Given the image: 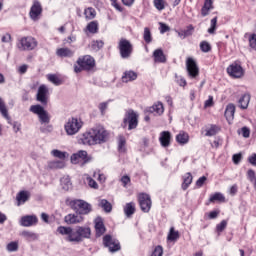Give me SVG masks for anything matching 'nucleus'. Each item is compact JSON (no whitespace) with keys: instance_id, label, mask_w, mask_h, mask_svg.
<instances>
[{"instance_id":"1","label":"nucleus","mask_w":256,"mask_h":256,"mask_svg":"<svg viewBox=\"0 0 256 256\" xmlns=\"http://www.w3.org/2000/svg\"><path fill=\"white\" fill-rule=\"evenodd\" d=\"M29 111L37 115L39 119L41 133H51L53 131V125L51 123V115L45 110V108L39 104L30 106Z\"/></svg>"},{"instance_id":"2","label":"nucleus","mask_w":256,"mask_h":256,"mask_svg":"<svg viewBox=\"0 0 256 256\" xmlns=\"http://www.w3.org/2000/svg\"><path fill=\"white\" fill-rule=\"evenodd\" d=\"M69 206L80 216L89 215V213L93 211V206H91L87 201L81 199H74L70 201Z\"/></svg>"},{"instance_id":"3","label":"nucleus","mask_w":256,"mask_h":256,"mask_svg":"<svg viewBox=\"0 0 256 256\" xmlns=\"http://www.w3.org/2000/svg\"><path fill=\"white\" fill-rule=\"evenodd\" d=\"M57 232L63 235L65 241H68V243H81V237H79L77 228L73 229L71 227L59 226Z\"/></svg>"},{"instance_id":"4","label":"nucleus","mask_w":256,"mask_h":256,"mask_svg":"<svg viewBox=\"0 0 256 256\" xmlns=\"http://www.w3.org/2000/svg\"><path fill=\"white\" fill-rule=\"evenodd\" d=\"M92 135L94 137V141L96 145H102V143H107L109 139V132L105 129V127L98 125L91 128Z\"/></svg>"},{"instance_id":"5","label":"nucleus","mask_w":256,"mask_h":256,"mask_svg":"<svg viewBox=\"0 0 256 256\" xmlns=\"http://www.w3.org/2000/svg\"><path fill=\"white\" fill-rule=\"evenodd\" d=\"M83 127V122L77 118H70L64 125L66 134L69 136L77 135L78 131H81Z\"/></svg>"},{"instance_id":"6","label":"nucleus","mask_w":256,"mask_h":256,"mask_svg":"<svg viewBox=\"0 0 256 256\" xmlns=\"http://www.w3.org/2000/svg\"><path fill=\"white\" fill-rule=\"evenodd\" d=\"M123 123H124V127H127L128 125L129 131L133 129H137V126L139 125V114L133 110H128L127 113L125 114Z\"/></svg>"},{"instance_id":"7","label":"nucleus","mask_w":256,"mask_h":256,"mask_svg":"<svg viewBox=\"0 0 256 256\" xmlns=\"http://www.w3.org/2000/svg\"><path fill=\"white\" fill-rule=\"evenodd\" d=\"M118 49L120 51V57L122 59H129L133 53V44L125 38L120 39L118 44Z\"/></svg>"},{"instance_id":"8","label":"nucleus","mask_w":256,"mask_h":256,"mask_svg":"<svg viewBox=\"0 0 256 256\" xmlns=\"http://www.w3.org/2000/svg\"><path fill=\"white\" fill-rule=\"evenodd\" d=\"M17 47L20 51H33L37 47V40L31 36L23 37L18 41Z\"/></svg>"},{"instance_id":"9","label":"nucleus","mask_w":256,"mask_h":256,"mask_svg":"<svg viewBox=\"0 0 256 256\" xmlns=\"http://www.w3.org/2000/svg\"><path fill=\"white\" fill-rule=\"evenodd\" d=\"M90 161L91 158L85 150H79L71 156V163H73V165H81L83 167V165H87Z\"/></svg>"},{"instance_id":"10","label":"nucleus","mask_w":256,"mask_h":256,"mask_svg":"<svg viewBox=\"0 0 256 256\" xmlns=\"http://www.w3.org/2000/svg\"><path fill=\"white\" fill-rule=\"evenodd\" d=\"M103 245L109 249L110 253H117V251H121V244L119 243V240L113 238L109 234L103 237Z\"/></svg>"},{"instance_id":"11","label":"nucleus","mask_w":256,"mask_h":256,"mask_svg":"<svg viewBox=\"0 0 256 256\" xmlns=\"http://www.w3.org/2000/svg\"><path fill=\"white\" fill-rule=\"evenodd\" d=\"M77 65L82 67L84 71H91V69L95 68V58H93L91 55L79 57L77 60Z\"/></svg>"},{"instance_id":"12","label":"nucleus","mask_w":256,"mask_h":256,"mask_svg":"<svg viewBox=\"0 0 256 256\" xmlns=\"http://www.w3.org/2000/svg\"><path fill=\"white\" fill-rule=\"evenodd\" d=\"M138 201L141 211H143V213H149V211H151L153 202L151 201V196H149V194H139Z\"/></svg>"},{"instance_id":"13","label":"nucleus","mask_w":256,"mask_h":256,"mask_svg":"<svg viewBox=\"0 0 256 256\" xmlns=\"http://www.w3.org/2000/svg\"><path fill=\"white\" fill-rule=\"evenodd\" d=\"M47 95H49V88L45 84L40 85L36 94V100L42 105H47Z\"/></svg>"},{"instance_id":"14","label":"nucleus","mask_w":256,"mask_h":256,"mask_svg":"<svg viewBox=\"0 0 256 256\" xmlns=\"http://www.w3.org/2000/svg\"><path fill=\"white\" fill-rule=\"evenodd\" d=\"M186 69L188 72V75L195 79L197 75H199V67L197 66V62L193 60V58H188L186 61Z\"/></svg>"},{"instance_id":"15","label":"nucleus","mask_w":256,"mask_h":256,"mask_svg":"<svg viewBox=\"0 0 256 256\" xmlns=\"http://www.w3.org/2000/svg\"><path fill=\"white\" fill-rule=\"evenodd\" d=\"M227 73L230 77H234L235 79L241 78L243 75V67L237 63H233L227 68Z\"/></svg>"},{"instance_id":"16","label":"nucleus","mask_w":256,"mask_h":256,"mask_svg":"<svg viewBox=\"0 0 256 256\" xmlns=\"http://www.w3.org/2000/svg\"><path fill=\"white\" fill-rule=\"evenodd\" d=\"M41 13H43V8L41 7V3H39V1H34L29 13L30 19H32V21H37Z\"/></svg>"},{"instance_id":"17","label":"nucleus","mask_w":256,"mask_h":256,"mask_svg":"<svg viewBox=\"0 0 256 256\" xmlns=\"http://www.w3.org/2000/svg\"><path fill=\"white\" fill-rule=\"evenodd\" d=\"M39 219L35 215H26L20 219V225L22 227H33V225H37Z\"/></svg>"},{"instance_id":"18","label":"nucleus","mask_w":256,"mask_h":256,"mask_svg":"<svg viewBox=\"0 0 256 256\" xmlns=\"http://www.w3.org/2000/svg\"><path fill=\"white\" fill-rule=\"evenodd\" d=\"M83 216L81 214H68L65 216L64 221L67 225H77V223H83Z\"/></svg>"},{"instance_id":"19","label":"nucleus","mask_w":256,"mask_h":256,"mask_svg":"<svg viewBox=\"0 0 256 256\" xmlns=\"http://www.w3.org/2000/svg\"><path fill=\"white\" fill-rule=\"evenodd\" d=\"M80 142L83 145H97L91 129L81 136Z\"/></svg>"},{"instance_id":"20","label":"nucleus","mask_w":256,"mask_h":256,"mask_svg":"<svg viewBox=\"0 0 256 256\" xmlns=\"http://www.w3.org/2000/svg\"><path fill=\"white\" fill-rule=\"evenodd\" d=\"M159 142L162 147L164 148L169 147V145H171V132L162 131L160 133Z\"/></svg>"},{"instance_id":"21","label":"nucleus","mask_w":256,"mask_h":256,"mask_svg":"<svg viewBox=\"0 0 256 256\" xmlns=\"http://www.w3.org/2000/svg\"><path fill=\"white\" fill-rule=\"evenodd\" d=\"M76 230L78 231V236L80 237V242H82L83 239H91V228L78 226V227H76Z\"/></svg>"},{"instance_id":"22","label":"nucleus","mask_w":256,"mask_h":256,"mask_svg":"<svg viewBox=\"0 0 256 256\" xmlns=\"http://www.w3.org/2000/svg\"><path fill=\"white\" fill-rule=\"evenodd\" d=\"M95 231H96V237H101L105 234V224H103V219L100 217L96 218L95 221Z\"/></svg>"},{"instance_id":"23","label":"nucleus","mask_w":256,"mask_h":256,"mask_svg":"<svg viewBox=\"0 0 256 256\" xmlns=\"http://www.w3.org/2000/svg\"><path fill=\"white\" fill-rule=\"evenodd\" d=\"M147 112L155 115H163L165 108L163 107V103L157 102L153 106L147 108Z\"/></svg>"},{"instance_id":"24","label":"nucleus","mask_w":256,"mask_h":256,"mask_svg":"<svg viewBox=\"0 0 256 256\" xmlns=\"http://www.w3.org/2000/svg\"><path fill=\"white\" fill-rule=\"evenodd\" d=\"M29 197H31V194L28 191H20L16 196L17 206L19 207L24 203H27Z\"/></svg>"},{"instance_id":"25","label":"nucleus","mask_w":256,"mask_h":256,"mask_svg":"<svg viewBox=\"0 0 256 256\" xmlns=\"http://www.w3.org/2000/svg\"><path fill=\"white\" fill-rule=\"evenodd\" d=\"M153 57L155 63H166L167 57H165V53H163V49L159 48L154 50Z\"/></svg>"},{"instance_id":"26","label":"nucleus","mask_w":256,"mask_h":256,"mask_svg":"<svg viewBox=\"0 0 256 256\" xmlns=\"http://www.w3.org/2000/svg\"><path fill=\"white\" fill-rule=\"evenodd\" d=\"M193 31H195V27H193V25H188L185 30H176V33L180 39H186V37H191V35H193Z\"/></svg>"},{"instance_id":"27","label":"nucleus","mask_w":256,"mask_h":256,"mask_svg":"<svg viewBox=\"0 0 256 256\" xmlns=\"http://www.w3.org/2000/svg\"><path fill=\"white\" fill-rule=\"evenodd\" d=\"M57 57H68L71 58L75 55V52L69 48H59L56 50Z\"/></svg>"},{"instance_id":"28","label":"nucleus","mask_w":256,"mask_h":256,"mask_svg":"<svg viewBox=\"0 0 256 256\" xmlns=\"http://www.w3.org/2000/svg\"><path fill=\"white\" fill-rule=\"evenodd\" d=\"M251 101V95L250 94H244L242 97L238 100V104L240 109H247L249 107V103Z\"/></svg>"},{"instance_id":"29","label":"nucleus","mask_w":256,"mask_h":256,"mask_svg":"<svg viewBox=\"0 0 256 256\" xmlns=\"http://www.w3.org/2000/svg\"><path fill=\"white\" fill-rule=\"evenodd\" d=\"M60 185L63 191H70V189L73 187V184L71 183V178L69 176L62 177L60 179Z\"/></svg>"},{"instance_id":"30","label":"nucleus","mask_w":256,"mask_h":256,"mask_svg":"<svg viewBox=\"0 0 256 256\" xmlns=\"http://www.w3.org/2000/svg\"><path fill=\"white\" fill-rule=\"evenodd\" d=\"M85 33H92L93 35H95V33H99V22L97 21H92L90 23H88V25L86 26V29L84 30Z\"/></svg>"},{"instance_id":"31","label":"nucleus","mask_w":256,"mask_h":256,"mask_svg":"<svg viewBox=\"0 0 256 256\" xmlns=\"http://www.w3.org/2000/svg\"><path fill=\"white\" fill-rule=\"evenodd\" d=\"M137 79V73L134 71H126L122 76L123 83H129V81H135Z\"/></svg>"},{"instance_id":"32","label":"nucleus","mask_w":256,"mask_h":256,"mask_svg":"<svg viewBox=\"0 0 256 256\" xmlns=\"http://www.w3.org/2000/svg\"><path fill=\"white\" fill-rule=\"evenodd\" d=\"M65 161L56 160L48 162V169H64Z\"/></svg>"},{"instance_id":"33","label":"nucleus","mask_w":256,"mask_h":256,"mask_svg":"<svg viewBox=\"0 0 256 256\" xmlns=\"http://www.w3.org/2000/svg\"><path fill=\"white\" fill-rule=\"evenodd\" d=\"M124 213L126 217H131V215L135 214V203L129 202L124 206Z\"/></svg>"},{"instance_id":"34","label":"nucleus","mask_w":256,"mask_h":256,"mask_svg":"<svg viewBox=\"0 0 256 256\" xmlns=\"http://www.w3.org/2000/svg\"><path fill=\"white\" fill-rule=\"evenodd\" d=\"M176 141L177 143H179L180 145H186V143H189V134L185 133V132H180L177 136H176Z\"/></svg>"},{"instance_id":"35","label":"nucleus","mask_w":256,"mask_h":256,"mask_svg":"<svg viewBox=\"0 0 256 256\" xmlns=\"http://www.w3.org/2000/svg\"><path fill=\"white\" fill-rule=\"evenodd\" d=\"M98 205L104 209L105 213H111V211H113V205H111L107 199L100 200Z\"/></svg>"},{"instance_id":"36","label":"nucleus","mask_w":256,"mask_h":256,"mask_svg":"<svg viewBox=\"0 0 256 256\" xmlns=\"http://www.w3.org/2000/svg\"><path fill=\"white\" fill-rule=\"evenodd\" d=\"M84 15L87 21H91L92 19H95V17H97V12L93 7H88L84 10Z\"/></svg>"},{"instance_id":"37","label":"nucleus","mask_w":256,"mask_h":256,"mask_svg":"<svg viewBox=\"0 0 256 256\" xmlns=\"http://www.w3.org/2000/svg\"><path fill=\"white\" fill-rule=\"evenodd\" d=\"M191 183H193V176L191 175V173L185 174L184 180L182 183V189L184 191H187V189H189V185H191Z\"/></svg>"},{"instance_id":"38","label":"nucleus","mask_w":256,"mask_h":256,"mask_svg":"<svg viewBox=\"0 0 256 256\" xmlns=\"http://www.w3.org/2000/svg\"><path fill=\"white\" fill-rule=\"evenodd\" d=\"M226 119H233L235 117V104H228L225 110Z\"/></svg>"},{"instance_id":"39","label":"nucleus","mask_w":256,"mask_h":256,"mask_svg":"<svg viewBox=\"0 0 256 256\" xmlns=\"http://www.w3.org/2000/svg\"><path fill=\"white\" fill-rule=\"evenodd\" d=\"M143 39L147 44L153 42V35L151 34V29H149V27L144 28Z\"/></svg>"},{"instance_id":"40","label":"nucleus","mask_w":256,"mask_h":256,"mask_svg":"<svg viewBox=\"0 0 256 256\" xmlns=\"http://www.w3.org/2000/svg\"><path fill=\"white\" fill-rule=\"evenodd\" d=\"M215 201H219L220 203L225 202V196L219 192H216L212 196H210L209 202L215 203Z\"/></svg>"},{"instance_id":"41","label":"nucleus","mask_w":256,"mask_h":256,"mask_svg":"<svg viewBox=\"0 0 256 256\" xmlns=\"http://www.w3.org/2000/svg\"><path fill=\"white\" fill-rule=\"evenodd\" d=\"M167 239L169 241H177V239H179V231L175 230L174 227H171Z\"/></svg>"},{"instance_id":"42","label":"nucleus","mask_w":256,"mask_h":256,"mask_svg":"<svg viewBox=\"0 0 256 256\" xmlns=\"http://www.w3.org/2000/svg\"><path fill=\"white\" fill-rule=\"evenodd\" d=\"M0 113L4 116L5 119H9V111L7 110V106H5V101L0 97Z\"/></svg>"},{"instance_id":"43","label":"nucleus","mask_w":256,"mask_h":256,"mask_svg":"<svg viewBox=\"0 0 256 256\" xmlns=\"http://www.w3.org/2000/svg\"><path fill=\"white\" fill-rule=\"evenodd\" d=\"M47 79L50 81V83H53V85L56 86H59L63 83V81H61V79H59V77L55 74H48Z\"/></svg>"},{"instance_id":"44","label":"nucleus","mask_w":256,"mask_h":256,"mask_svg":"<svg viewBox=\"0 0 256 256\" xmlns=\"http://www.w3.org/2000/svg\"><path fill=\"white\" fill-rule=\"evenodd\" d=\"M21 235L22 237H25L27 241H36L37 239V234L31 231H23Z\"/></svg>"},{"instance_id":"45","label":"nucleus","mask_w":256,"mask_h":256,"mask_svg":"<svg viewBox=\"0 0 256 256\" xmlns=\"http://www.w3.org/2000/svg\"><path fill=\"white\" fill-rule=\"evenodd\" d=\"M86 177V181L88 183V186L91 189H99V184H97V181H95L93 178H91V176L89 175H85Z\"/></svg>"},{"instance_id":"46","label":"nucleus","mask_w":256,"mask_h":256,"mask_svg":"<svg viewBox=\"0 0 256 256\" xmlns=\"http://www.w3.org/2000/svg\"><path fill=\"white\" fill-rule=\"evenodd\" d=\"M103 45H105V43H103V41L94 40L91 43V48L93 49V51H99V49H103Z\"/></svg>"},{"instance_id":"47","label":"nucleus","mask_w":256,"mask_h":256,"mask_svg":"<svg viewBox=\"0 0 256 256\" xmlns=\"http://www.w3.org/2000/svg\"><path fill=\"white\" fill-rule=\"evenodd\" d=\"M247 178L250 181V183H252L256 189V175H255V171L253 169L248 170L247 172Z\"/></svg>"},{"instance_id":"48","label":"nucleus","mask_w":256,"mask_h":256,"mask_svg":"<svg viewBox=\"0 0 256 256\" xmlns=\"http://www.w3.org/2000/svg\"><path fill=\"white\" fill-rule=\"evenodd\" d=\"M6 249H7V251H9V253H13L15 251H18L19 243L18 242H10V243L7 244Z\"/></svg>"},{"instance_id":"49","label":"nucleus","mask_w":256,"mask_h":256,"mask_svg":"<svg viewBox=\"0 0 256 256\" xmlns=\"http://www.w3.org/2000/svg\"><path fill=\"white\" fill-rule=\"evenodd\" d=\"M219 132V128L215 125H212L210 128L206 130V137H214L216 133Z\"/></svg>"},{"instance_id":"50","label":"nucleus","mask_w":256,"mask_h":256,"mask_svg":"<svg viewBox=\"0 0 256 256\" xmlns=\"http://www.w3.org/2000/svg\"><path fill=\"white\" fill-rule=\"evenodd\" d=\"M51 155H53V157H56L57 159H65V157H67V152L52 150Z\"/></svg>"},{"instance_id":"51","label":"nucleus","mask_w":256,"mask_h":256,"mask_svg":"<svg viewBox=\"0 0 256 256\" xmlns=\"http://www.w3.org/2000/svg\"><path fill=\"white\" fill-rule=\"evenodd\" d=\"M200 49L203 53H209V51H211V44L207 41H202L200 43Z\"/></svg>"},{"instance_id":"52","label":"nucleus","mask_w":256,"mask_h":256,"mask_svg":"<svg viewBox=\"0 0 256 256\" xmlns=\"http://www.w3.org/2000/svg\"><path fill=\"white\" fill-rule=\"evenodd\" d=\"M125 137L120 136L118 141V150L120 153H125Z\"/></svg>"},{"instance_id":"53","label":"nucleus","mask_w":256,"mask_h":256,"mask_svg":"<svg viewBox=\"0 0 256 256\" xmlns=\"http://www.w3.org/2000/svg\"><path fill=\"white\" fill-rule=\"evenodd\" d=\"M227 229V220H222L219 224L216 226L217 233H223Z\"/></svg>"},{"instance_id":"54","label":"nucleus","mask_w":256,"mask_h":256,"mask_svg":"<svg viewBox=\"0 0 256 256\" xmlns=\"http://www.w3.org/2000/svg\"><path fill=\"white\" fill-rule=\"evenodd\" d=\"M216 29H217V17H215L211 20V26L208 29V33H210V35H213V33H215Z\"/></svg>"},{"instance_id":"55","label":"nucleus","mask_w":256,"mask_h":256,"mask_svg":"<svg viewBox=\"0 0 256 256\" xmlns=\"http://www.w3.org/2000/svg\"><path fill=\"white\" fill-rule=\"evenodd\" d=\"M154 7H156L158 11H163V9H165V2L163 0H154Z\"/></svg>"},{"instance_id":"56","label":"nucleus","mask_w":256,"mask_h":256,"mask_svg":"<svg viewBox=\"0 0 256 256\" xmlns=\"http://www.w3.org/2000/svg\"><path fill=\"white\" fill-rule=\"evenodd\" d=\"M109 107V102H102L99 104L98 109L101 112V115H105V111Z\"/></svg>"},{"instance_id":"57","label":"nucleus","mask_w":256,"mask_h":256,"mask_svg":"<svg viewBox=\"0 0 256 256\" xmlns=\"http://www.w3.org/2000/svg\"><path fill=\"white\" fill-rule=\"evenodd\" d=\"M241 159H243V155L241 153L234 154L232 156V161L234 165H239V163H241Z\"/></svg>"},{"instance_id":"58","label":"nucleus","mask_w":256,"mask_h":256,"mask_svg":"<svg viewBox=\"0 0 256 256\" xmlns=\"http://www.w3.org/2000/svg\"><path fill=\"white\" fill-rule=\"evenodd\" d=\"M249 45L251 49L256 51V34H252L249 38Z\"/></svg>"},{"instance_id":"59","label":"nucleus","mask_w":256,"mask_h":256,"mask_svg":"<svg viewBox=\"0 0 256 256\" xmlns=\"http://www.w3.org/2000/svg\"><path fill=\"white\" fill-rule=\"evenodd\" d=\"M151 256H163V247L156 246Z\"/></svg>"},{"instance_id":"60","label":"nucleus","mask_w":256,"mask_h":256,"mask_svg":"<svg viewBox=\"0 0 256 256\" xmlns=\"http://www.w3.org/2000/svg\"><path fill=\"white\" fill-rule=\"evenodd\" d=\"M167 31H171V28L167 24L160 22V33H167Z\"/></svg>"},{"instance_id":"61","label":"nucleus","mask_w":256,"mask_h":256,"mask_svg":"<svg viewBox=\"0 0 256 256\" xmlns=\"http://www.w3.org/2000/svg\"><path fill=\"white\" fill-rule=\"evenodd\" d=\"M121 183L123 184V187H127V185L131 183V178L128 175L122 176Z\"/></svg>"},{"instance_id":"62","label":"nucleus","mask_w":256,"mask_h":256,"mask_svg":"<svg viewBox=\"0 0 256 256\" xmlns=\"http://www.w3.org/2000/svg\"><path fill=\"white\" fill-rule=\"evenodd\" d=\"M248 163H250V165H253V167H256V153H253L248 157Z\"/></svg>"},{"instance_id":"63","label":"nucleus","mask_w":256,"mask_h":256,"mask_svg":"<svg viewBox=\"0 0 256 256\" xmlns=\"http://www.w3.org/2000/svg\"><path fill=\"white\" fill-rule=\"evenodd\" d=\"M205 181H207V178L205 176L200 177L196 181V186H198L199 188L203 187V185H205Z\"/></svg>"},{"instance_id":"64","label":"nucleus","mask_w":256,"mask_h":256,"mask_svg":"<svg viewBox=\"0 0 256 256\" xmlns=\"http://www.w3.org/2000/svg\"><path fill=\"white\" fill-rule=\"evenodd\" d=\"M242 136L245 137V139H248V137L251 135V131L247 127H242Z\"/></svg>"}]
</instances>
